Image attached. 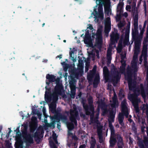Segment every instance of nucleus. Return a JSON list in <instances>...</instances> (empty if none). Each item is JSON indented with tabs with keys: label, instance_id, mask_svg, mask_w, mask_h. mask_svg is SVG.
<instances>
[{
	"label": "nucleus",
	"instance_id": "nucleus-16",
	"mask_svg": "<svg viewBox=\"0 0 148 148\" xmlns=\"http://www.w3.org/2000/svg\"><path fill=\"white\" fill-rule=\"evenodd\" d=\"M102 129V126H98L97 127V131L98 136L99 142L100 143H102L103 142Z\"/></svg>",
	"mask_w": 148,
	"mask_h": 148
},
{
	"label": "nucleus",
	"instance_id": "nucleus-47",
	"mask_svg": "<svg viewBox=\"0 0 148 148\" xmlns=\"http://www.w3.org/2000/svg\"><path fill=\"white\" fill-rule=\"evenodd\" d=\"M32 112L34 114H37L38 113V111L37 109H33Z\"/></svg>",
	"mask_w": 148,
	"mask_h": 148
},
{
	"label": "nucleus",
	"instance_id": "nucleus-4",
	"mask_svg": "<svg viewBox=\"0 0 148 148\" xmlns=\"http://www.w3.org/2000/svg\"><path fill=\"white\" fill-rule=\"evenodd\" d=\"M127 104L126 99H124L121 103V112L122 113H120L118 115V121L119 124L122 127H123L124 126V124L123 123L124 116H125L126 118H128L129 114L126 105Z\"/></svg>",
	"mask_w": 148,
	"mask_h": 148
},
{
	"label": "nucleus",
	"instance_id": "nucleus-1",
	"mask_svg": "<svg viewBox=\"0 0 148 148\" xmlns=\"http://www.w3.org/2000/svg\"><path fill=\"white\" fill-rule=\"evenodd\" d=\"M97 4L99 5L98 7V13L97 14L98 17L101 19L103 18L102 5H103L104 6L105 12L106 15L109 16L111 14V10L109 8L110 0H96Z\"/></svg>",
	"mask_w": 148,
	"mask_h": 148
},
{
	"label": "nucleus",
	"instance_id": "nucleus-49",
	"mask_svg": "<svg viewBox=\"0 0 148 148\" xmlns=\"http://www.w3.org/2000/svg\"><path fill=\"white\" fill-rule=\"evenodd\" d=\"M134 125H132V129L135 132H137V129Z\"/></svg>",
	"mask_w": 148,
	"mask_h": 148
},
{
	"label": "nucleus",
	"instance_id": "nucleus-63",
	"mask_svg": "<svg viewBox=\"0 0 148 148\" xmlns=\"http://www.w3.org/2000/svg\"><path fill=\"white\" fill-rule=\"evenodd\" d=\"M86 145L85 144H83L80 145L79 148H85Z\"/></svg>",
	"mask_w": 148,
	"mask_h": 148
},
{
	"label": "nucleus",
	"instance_id": "nucleus-46",
	"mask_svg": "<svg viewBox=\"0 0 148 148\" xmlns=\"http://www.w3.org/2000/svg\"><path fill=\"white\" fill-rule=\"evenodd\" d=\"M97 67V65H94V67L92 69V70H90V71L94 72L95 73H96Z\"/></svg>",
	"mask_w": 148,
	"mask_h": 148
},
{
	"label": "nucleus",
	"instance_id": "nucleus-6",
	"mask_svg": "<svg viewBox=\"0 0 148 148\" xmlns=\"http://www.w3.org/2000/svg\"><path fill=\"white\" fill-rule=\"evenodd\" d=\"M84 65H77L79 68L77 69L75 68L69 70V73L73 77L78 78L82 75L84 72Z\"/></svg>",
	"mask_w": 148,
	"mask_h": 148
},
{
	"label": "nucleus",
	"instance_id": "nucleus-28",
	"mask_svg": "<svg viewBox=\"0 0 148 148\" xmlns=\"http://www.w3.org/2000/svg\"><path fill=\"white\" fill-rule=\"evenodd\" d=\"M70 58L73 60L74 62L76 61L77 56H75L74 53L73 51H71L70 52Z\"/></svg>",
	"mask_w": 148,
	"mask_h": 148
},
{
	"label": "nucleus",
	"instance_id": "nucleus-62",
	"mask_svg": "<svg viewBox=\"0 0 148 148\" xmlns=\"http://www.w3.org/2000/svg\"><path fill=\"white\" fill-rule=\"evenodd\" d=\"M73 146H74L75 148H77V147L78 144L77 142H75L74 143Z\"/></svg>",
	"mask_w": 148,
	"mask_h": 148
},
{
	"label": "nucleus",
	"instance_id": "nucleus-52",
	"mask_svg": "<svg viewBox=\"0 0 148 148\" xmlns=\"http://www.w3.org/2000/svg\"><path fill=\"white\" fill-rule=\"evenodd\" d=\"M90 66V65H85V71L86 73L88 71Z\"/></svg>",
	"mask_w": 148,
	"mask_h": 148
},
{
	"label": "nucleus",
	"instance_id": "nucleus-32",
	"mask_svg": "<svg viewBox=\"0 0 148 148\" xmlns=\"http://www.w3.org/2000/svg\"><path fill=\"white\" fill-rule=\"evenodd\" d=\"M67 127L69 130H73L74 127V125L73 123L72 122H70L67 124Z\"/></svg>",
	"mask_w": 148,
	"mask_h": 148
},
{
	"label": "nucleus",
	"instance_id": "nucleus-40",
	"mask_svg": "<svg viewBox=\"0 0 148 148\" xmlns=\"http://www.w3.org/2000/svg\"><path fill=\"white\" fill-rule=\"evenodd\" d=\"M112 73L114 75L116 74H119V72L116 68H114L113 70H112Z\"/></svg>",
	"mask_w": 148,
	"mask_h": 148
},
{
	"label": "nucleus",
	"instance_id": "nucleus-24",
	"mask_svg": "<svg viewBox=\"0 0 148 148\" xmlns=\"http://www.w3.org/2000/svg\"><path fill=\"white\" fill-rule=\"evenodd\" d=\"M113 103L111 104V106L113 108H116V106L118 105V101H117L116 97H112Z\"/></svg>",
	"mask_w": 148,
	"mask_h": 148
},
{
	"label": "nucleus",
	"instance_id": "nucleus-30",
	"mask_svg": "<svg viewBox=\"0 0 148 148\" xmlns=\"http://www.w3.org/2000/svg\"><path fill=\"white\" fill-rule=\"evenodd\" d=\"M59 94L53 92V94H51V97H53V101H57L58 99V95H60Z\"/></svg>",
	"mask_w": 148,
	"mask_h": 148
},
{
	"label": "nucleus",
	"instance_id": "nucleus-14",
	"mask_svg": "<svg viewBox=\"0 0 148 148\" xmlns=\"http://www.w3.org/2000/svg\"><path fill=\"white\" fill-rule=\"evenodd\" d=\"M46 78V83L47 86L49 85L50 83L54 82L56 81V76L53 75L47 74Z\"/></svg>",
	"mask_w": 148,
	"mask_h": 148
},
{
	"label": "nucleus",
	"instance_id": "nucleus-10",
	"mask_svg": "<svg viewBox=\"0 0 148 148\" xmlns=\"http://www.w3.org/2000/svg\"><path fill=\"white\" fill-rule=\"evenodd\" d=\"M95 31V30H94L92 31V37L93 38H95V36L96 37V43L95 45L98 48H100L102 44V39L101 35V31L100 30H98L96 35L94 34Z\"/></svg>",
	"mask_w": 148,
	"mask_h": 148
},
{
	"label": "nucleus",
	"instance_id": "nucleus-2",
	"mask_svg": "<svg viewBox=\"0 0 148 148\" xmlns=\"http://www.w3.org/2000/svg\"><path fill=\"white\" fill-rule=\"evenodd\" d=\"M131 66V67H130V65H128L127 69V74L129 89L130 90H132L135 88L136 84L133 82L132 78L133 76L134 77L136 76L138 65Z\"/></svg>",
	"mask_w": 148,
	"mask_h": 148
},
{
	"label": "nucleus",
	"instance_id": "nucleus-34",
	"mask_svg": "<svg viewBox=\"0 0 148 148\" xmlns=\"http://www.w3.org/2000/svg\"><path fill=\"white\" fill-rule=\"evenodd\" d=\"M96 144V142L95 139H94L93 140H91L90 142V148H95V146Z\"/></svg>",
	"mask_w": 148,
	"mask_h": 148
},
{
	"label": "nucleus",
	"instance_id": "nucleus-21",
	"mask_svg": "<svg viewBox=\"0 0 148 148\" xmlns=\"http://www.w3.org/2000/svg\"><path fill=\"white\" fill-rule=\"evenodd\" d=\"M120 77H119V74H116L115 75H114L112 78L111 77V76L110 77V82H112L114 83H117L119 81V80Z\"/></svg>",
	"mask_w": 148,
	"mask_h": 148
},
{
	"label": "nucleus",
	"instance_id": "nucleus-8",
	"mask_svg": "<svg viewBox=\"0 0 148 148\" xmlns=\"http://www.w3.org/2000/svg\"><path fill=\"white\" fill-rule=\"evenodd\" d=\"M70 115L69 117L70 120L71 122L74 123L75 125L77 124V119L79 118V114L77 108L74 107L73 109H70L69 111Z\"/></svg>",
	"mask_w": 148,
	"mask_h": 148
},
{
	"label": "nucleus",
	"instance_id": "nucleus-57",
	"mask_svg": "<svg viewBox=\"0 0 148 148\" xmlns=\"http://www.w3.org/2000/svg\"><path fill=\"white\" fill-rule=\"evenodd\" d=\"M128 121L130 123H131L132 122L133 124L134 125H135V123L133 121L132 119L130 118H129L128 119Z\"/></svg>",
	"mask_w": 148,
	"mask_h": 148
},
{
	"label": "nucleus",
	"instance_id": "nucleus-27",
	"mask_svg": "<svg viewBox=\"0 0 148 148\" xmlns=\"http://www.w3.org/2000/svg\"><path fill=\"white\" fill-rule=\"evenodd\" d=\"M40 134V132L36 131L34 133V134H32V136H33V137H34L35 141H39L40 140V138L39 137Z\"/></svg>",
	"mask_w": 148,
	"mask_h": 148
},
{
	"label": "nucleus",
	"instance_id": "nucleus-23",
	"mask_svg": "<svg viewBox=\"0 0 148 148\" xmlns=\"http://www.w3.org/2000/svg\"><path fill=\"white\" fill-rule=\"evenodd\" d=\"M109 123V127H110V130L111 131V135L110 136H114L115 137V130L114 127L113 126L110 120L108 121Z\"/></svg>",
	"mask_w": 148,
	"mask_h": 148
},
{
	"label": "nucleus",
	"instance_id": "nucleus-51",
	"mask_svg": "<svg viewBox=\"0 0 148 148\" xmlns=\"http://www.w3.org/2000/svg\"><path fill=\"white\" fill-rule=\"evenodd\" d=\"M131 6L130 5H127L126 7V10L129 11H130Z\"/></svg>",
	"mask_w": 148,
	"mask_h": 148
},
{
	"label": "nucleus",
	"instance_id": "nucleus-55",
	"mask_svg": "<svg viewBox=\"0 0 148 148\" xmlns=\"http://www.w3.org/2000/svg\"><path fill=\"white\" fill-rule=\"evenodd\" d=\"M68 62V60L67 59H66L65 62H63L62 63V65H67L68 63L67 62Z\"/></svg>",
	"mask_w": 148,
	"mask_h": 148
},
{
	"label": "nucleus",
	"instance_id": "nucleus-18",
	"mask_svg": "<svg viewBox=\"0 0 148 148\" xmlns=\"http://www.w3.org/2000/svg\"><path fill=\"white\" fill-rule=\"evenodd\" d=\"M59 112H58L57 114L51 117V119L52 121V123L51 124L50 126H52L55 127L54 124L55 122L59 123L60 120Z\"/></svg>",
	"mask_w": 148,
	"mask_h": 148
},
{
	"label": "nucleus",
	"instance_id": "nucleus-5",
	"mask_svg": "<svg viewBox=\"0 0 148 148\" xmlns=\"http://www.w3.org/2000/svg\"><path fill=\"white\" fill-rule=\"evenodd\" d=\"M94 77L93 81V86L95 88H96L100 82V78L99 75L98 73H95L90 71L89 73L88 74L87 79L89 83H92L93 79Z\"/></svg>",
	"mask_w": 148,
	"mask_h": 148
},
{
	"label": "nucleus",
	"instance_id": "nucleus-35",
	"mask_svg": "<svg viewBox=\"0 0 148 148\" xmlns=\"http://www.w3.org/2000/svg\"><path fill=\"white\" fill-rule=\"evenodd\" d=\"M117 139L118 140V144H123V138L121 135H119L118 136Z\"/></svg>",
	"mask_w": 148,
	"mask_h": 148
},
{
	"label": "nucleus",
	"instance_id": "nucleus-45",
	"mask_svg": "<svg viewBox=\"0 0 148 148\" xmlns=\"http://www.w3.org/2000/svg\"><path fill=\"white\" fill-rule=\"evenodd\" d=\"M36 127L35 126L30 127V131L31 132L33 133L36 130Z\"/></svg>",
	"mask_w": 148,
	"mask_h": 148
},
{
	"label": "nucleus",
	"instance_id": "nucleus-22",
	"mask_svg": "<svg viewBox=\"0 0 148 148\" xmlns=\"http://www.w3.org/2000/svg\"><path fill=\"white\" fill-rule=\"evenodd\" d=\"M111 40L113 42H115L119 38V35L118 34L112 33L111 36Z\"/></svg>",
	"mask_w": 148,
	"mask_h": 148
},
{
	"label": "nucleus",
	"instance_id": "nucleus-12",
	"mask_svg": "<svg viewBox=\"0 0 148 148\" xmlns=\"http://www.w3.org/2000/svg\"><path fill=\"white\" fill-rule=\"evenodd\" d=\"M46 91L45 95V98L47 100L50 101L51 100V88L50 87H47V86L45 87Z\"/></svg>",
	"mask_w": 148,
	"mask_h": 148
},
{
	"label": "nucleus",
	"instance_id": "nucleus-19",
	"mask_svg": "<svg viewBox=\"0 0 148 148\" xmlns=\"http://www.w3.org/2000/svg\"><path fill=\"white\" fill-rule=\"evenodd\" d=\"M85 38L84 39V43L87 44L88 46H91L92 45V39L90 37L88 32L87 33L85 34Z\"/></svg>",
	"mask_w": 148,
	"mask_h": 148
},
{
	"label": "nucleus",
	"instance_id": "nucleus-39",
	"mask_svg": "<svg viewBox=\"0 0 148 148\" xmlns=\"http://www.w3.org/2000/svg\"><path fill=\"white\" fill-rule=\"evenodd\" d=\"M49 144L50 147L51 148H57L55 144L53 141H49Z\"/></svg>",
	"mask_w": 148,
	"mask_h": 148
},
{
	"label": "nucleus",
	"instance_id": "nucleus-61",
	"mask_svg": "<svg viewBox=\"0 0 148 148\" xmlns=\"http://www.w3.org/2000/svg\"><path fill=\"white\" fill-rule=\"evenodd\" d=\"M117 50L118 52L119 53L121 52V46L120 45L119 46L118 48L117 49Z\"/></svg>",
	"mask_w": 148,
	"mask_h": 148
},
{
	"label": "nucleus",
	"instance_id": "nucleus-48",
	"mask_svg": "<svg viewBox=\"0 0 148 148\" xmlns=\"http://www.w3.org/2000/svg\"><path fill=\"white\" fill-rule=\"evenodd\" d=\"M16 148H23V145L22 144L18 143L15 146Z\"/></svg>",
	"mask_w": 148,
	"mask_h": 148
},
{
	"label": "nucleus",
	"instance_id": "nucleus-56",
	"mask_svg": "<svg viewBox=\"0 0 148 148\" xmlns=\"http://www.w3.org/2000/svg\"><path fill=\"white\" fill-rule=\"evenodd\" d=\"M87 28L89 29H90L92 30L93 29V27L92 26V25L90 24H89L88 25Z\"/></svg>",
	"mask_w": 148,
	"mask_h": 148
},
{
	"label": "nucleus",
	"instance_id": "nucleus-43",
	"mask_svg": "<svg viewBox=\"0 0 148 148\" xmlns=\"http://www.w3.org/2000/svg\"><path fill=\"white\" fill-rule=\"evenodd\" d=\"M125 55H126V53H124V56H121V59L122 60L121 61V62L122 63V65H123L124 63V59L125 58Z\"/></svg>",
	"mask_w": 148,
	"mask_h": 148
},
{
	"label": "nucleus",
	"instance_id": "nucleus-41",
	"mask_svg": "<svg viewBox=\"0 0 148 148\" xmlns=\"http://www.w3.org/2000/svg\"><path fill=\"white\" fill-rule=\"evenodd\" d=\"M97 103L98 104L99 107H101V108L105 105V103L102 101L100 102L99 101H97Z\"/></svg>",
	"mask_w": 148,
	"mask_h": 148
},
{
	"label": "nucleus",
	"instance_id": "nucleus-20",
	"mask_svg": "<svg viewBox=\"0 0 148 148\" xmlns=\"http://www.w3.org/2000/svg\"><path fill=\"white\" fill-rule=\"evenodd\" d=\"M110 21L109 17H107L105 22V32L106 33L108 34L110 30Z\"/></svg>",
	"mask_w": 148,
	"mask_h": 148
},
{
	"label": "nucleus",
	"instance_id": "nucleus-29",
	"mask_svg": "<svg viewBox=\"0 0 148 148\" xmlns=\"http://www.w3.org/2000/svg\"><path fill=\"white\" fill-rule=\"evenodd\" d=\"M124 5V3L120 1L117 7V10L119 13H121L122 11Z\"/></svg>",
	"mask_w": 148,
	"mask_h": 148
},
{
	"label": "nucleus",
	"instance_id": "nucleus-44",
	"mask_svg": "<svg viewBox=\"0 0 148 148\" xmlns=\"http://www.w3.org/2000/svg\"><path fill=\"white\" fill-rule=\"evenodd\" d=\"M142 109L143 110H145L146 109V110H148V106L147 104H143Z\"/></svg>",
	"mask_w": 148,
	"mask_h": 148
},
{
	"label": "nucleus",
	"instance_id": "nucleus-37",
	"mask_svg": "<svg viewBox=\"0 0 148 148\" xmlns=\"http://www.w3.org/2000/svg\"><path fill=\"white\" fill-rule=\"evenodd\" d=\"M111 51H112V49L111 48H109L108 51L107 52V58L109 59L110 58V56L111 54Z\"/></svg>",
	"mask_w": 148,
	"mask_h": 148
},
{
	"label": "nucleus",
	"instance_id": "nucleus-31",
	"mask_svg": "<svg viewBox=\"0 0 148 148\" xmlns=\"http://www.w3.org/2000/svg\"><path fill=\"white\" fill-rule=\"evenodd\" d=\"M59 114L60 119L62 121L65 122L67 121V117L64 114H62L60 112H59Z\"/></svg>",
	"mask_w": 148,
	"mask_h": 148
},
{
	"label": "nucleus",
	"instance_id": "nucleus-25",
	"mask_svg": "<svg viewBox=\"0 0 148 148\" xmlns=\"http://www.w3.org/2000/svg\"><path fill=\"white\" fill-rule=\"evenodd\" d=\"M109 142L110 146L112 147H113L116 142V138L114 136H110Z\"/></svg>",
	"mask_w": 148,
	"mask_h": 148
},
{
	"label": "nucleus",
	"instance_id": "nucleus-13",
	"mask_svg": "<svg viewBox=\"0 0 148 148\" xmlns=\"http://www.w3.org/2000/svg\"><path fill=\"white\" fill-rule=\"evenodd\" d=\"M147 47L146 45H145L143 47L142 52V55L140 56L139 58V61L140 62L139 64H141V62L143 61V57L144 59V62L145 64H146V63L147 62Z\"/></svg>",
	"mask_w": 148,
	"mask_h": 148
},
{
	"label": "nucleus",
	"instance_id": "nucleus-58",
	"mask_svg": "<svg viewBox=\"0 0 148 148\" xmlns=\"http://www.w3.org/2000/svg\"><path fill=\"white\" fill-rule=\"evenodd\" d=\"M19 127H17L16 130H14L15 131H16V134H17L20 132V130H19Z\"/></svg>",
	"mask_w": 148,
	"mask_h": 148
},
{
	"label": "nucleus",
	"instance_id": "nucleus-64",
	"mask_svg": "<svg viewBox=\"0 0 148 148\" xmlns=\"http://www.w3.org/2000/svg\"><path fill=\"white\" fill-rule=\"evenodd\" d=\"M146 114L147 116V120L148 121V110H146Z\"/></svg>",
	"mask_w": 148,
	"mask_h": 148
},
{
	"label": "nucleus",
	"instance_id": "nucleus-53",
	"mask_svg": "<svg viewBox=\"0 0 148 148\" xmlns=\"http://www.w3.org/2000/svg\"><path fill=\"white\" fill-rule=\"evenodd\" d=\"M119 95V96L120 97H121V98L124 97L125 96L124 95L123 93L121 92V90L120 91Z\"/></svg>",
	"mask_w": 148,
	"mask_h": 148
},
{
	"label": "nucleus",
	"instance_id": "nucleus-17",
	"mask_svg": "<svg viewBox=\"0 0 148 148\" xmlns=\"http://www.w3.org/2000/svg\"><path fill=\"white\" fill-rule=\"evenodd\" d=\"M69 84L71 90L70 97L74 99L75 95V86L74 85L73 82L72 81H71L69 82Z\"/></svg>",
	"mask_w": 148,
	"mask_h": 148
},
{
	"label": "nucleus",
	"instance_id": "nucleus-26",
	"mask_svg": "<svg viewBox=\"0 0 148 148\" xmlns=\"http://www.w3.org/2000/svg\"><path fill=\"white\" fill-rule=\"evenodd\" d=\"M116 110L114 111L113 110H111L110 112V121L112 122H113L114 121V119L115 116L116 114ZM111 122V121H110Z\"/></svg>",
	"mask_w": 148,
	"mask_h": 148
},
{
	"label": "nucleus",
	"instance_id": "nucleus-3",
	"mask_svg": "<svg viewBox=\"0 0 148 148\" xmlns=\"http://www.w3.org/2000/svg\"><path fill=\"white\" fill-rule=\"evenodd\" d=\"M87 100L88 105L84 104L83 106L85 110L86 114L87 116H90L91 122L93 123L95 111L93 104V101L92 97L91 96H89Z\"/></svg>",
	"mask_w": 148,
	"mask_h": 148
},
{
	"label": "nucleus",
	"instance_id": "nucleus-54",
	"mask_svg": "<svg viewBox=\"0 0 148 148\" xmlns=\"http://www.w3.org/2000/svg\"><path fill=\"white\" fill-rule=\"evenodd\" d=\"M139 145L141 148H144V145L142 142L140 143L139 144Z\"/></svg>",
	"mask_w": 148,
	"mask_h": 148
},
{
	"label": "nucleus",
	"instance_id": "nucleus-59",
	"mask_svg": "<svg viewBox=\"0 0 148 148\" xmlns=\"http://www.w3.org/2000/svg\"><path fill=\"white\" fill-rule=\"evenodd\" d=\"M123 144H118V148H123Z\"/></svg>",
	"mask_w": 148,
	"mask_h": 148
},
{
	"label": "nucleus",
	"instance_id": "nucleus-60",
	"mask_svg": "<svg viewBox=\"0 0 148 148\" xmlns=\"http://www.w3.org/2000/svg\"><path fill=\"white\" fill-rule=\"evenodd\" d=\"M37 114V115H38V118L39 119H40L41 117V116H42L41 114L40 113L38 112V113Z\"/></svg>",
	"mask_w": 148,
	"mask_h": 148
},
{
	"label": "nucleus",
	"instance_id": "nucleus-38",
	"mask_svg": "<svg viewBox=\"0 0 148 148\" xmlns=\"http://www.w3.org/2000/svg\"><path fill=\"white\" fill-rule=\"evenodd\" d=\"M144 138L143 143L146 147H148V139L146 138V136L144 137Z\"/></svg>",
	"mask_w": 148,
	"mask_h": 148
},
{
	"label": "nucleus",
	"instance_id": "nucleus-9",
	"mask_svg": "<svg viewBox=\"0 0 148 148\" xmlns=\"http://www.w3.org/2000/svg\"><path fill=\"white\" fill-rule=\"evenodd\" d=\"M138 96L135 93L131 94L128 96V99L131 101L134 106H137V107L135 108V111L136 113L139 112V110L138 106V103L140 101V99L137 98Z\"/></svg>",
	"mask_w": 148,
	"mask_h": 148
},
{
	"label": "nucleus",
	"instance_id": "nucleus-7",
	"mask_svg": "<svg viewBox=\"0 0 148 148\" xmlns=\"http://www.w3.org/2000/svg\"><path fill=\"white\" fill-rule=\"evenodd\" d=\"M22 134L24 142L26 143L27 145L34 143L33 136L30 134L28 133L26 129H24L22 130Z\"/></svg>",
	"mask_w": 148,
	"mask_h": 148
},
{
	"label": "nucleus",
	"instance_id": "nucleus-36",
	"mask_svg": "<svg viewBox=\"0 0 148 148\" xmlns=\"http://www.w3.org/2000/svg\"><path fill=\"white\" fill-rule=\"evenodd\" d=\"M126 65H121L120 67V71L122 73H124L125 72V67Z\"/></svg>",
	"mask_w": 148,
	"mask_h": 148
},
{
	"label": "nucleus",
	"instance_id": "nucleus-33",
	"mask_svg": "<svg viewBox=\"0 0 148 148\" xmlns=\"http://www.w3.org/2000/svg\"><path fill=\"white\" fill-rule=\"evenodd\" d=\"M56 107L55 105L53 104L49 106V108L50 111L52 113H53L55 112H56Z\"/></svg>",
	"mask_w": 148,
	"mask_h": 148
},
{
	"label": "nucleus",
	"instance_id": "nucleus-50",
	"mask_svg": "<svg viewBox=\"0 0 148 148\" xmlns=\"http://www.w3.org/2000/svg\"><path fill=\"white\" fill-rule=\"evenodd\" d=\"M72 138L74 140L76 141H77V140H78V138L77 137L76 135H73V136L72 137Z\"/></svg>",
	"mask_w": 148,
	"mask_h": 148
},
{
	"label": "nucleus",
	"instance_id": "nucleus-42",
	"mask_svg": "<svg viewBox=\"0 0 148 148\" xmlns=\"http://www.w3.org/2000/svg\"><path fill=\"white\" fill-rule=\"evenodd\" d=\"M85 60L84 58L83 59V60L80 59L79 60V64L78 65H82V64H84V63L85 62Z\"/></svg>",
	"mask_w": 148,
	"mask_h": 148
},
{
	"label": "nucleus",
	"instance_id": "nucleus-15",
	"mask_svg": "<svg viewBox=\"0 0 148 148\" xmlns=\"http://www.w3.org/2000/svg\"><path fill=\"white\" fill-rule=\"evenodd\" d=\"M64 87L62 84L57 83L55 87L53 92L61 95Z\"/></svg>",
	"mask_w": 148,
	"mask_h": 148
},
{
	"label": "nucleus",
	"instance_id": "nucleus-11",
	"mask_svg": "<svg viewBox=\"0 0 148 148\" xmlns=\"http://www.w3.org/2000/svg\"><path fill=\"white\" fill-rule=\"evenodd\" d=\"M103 77L105 80V82L106 83L108 82H110L111 80L110 79V77L111 75L108 69L106 66H104L103 68Z\"/></svg>",
	"mask_w": 148,
	"mask_h": 148
}]
</instances>
